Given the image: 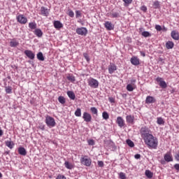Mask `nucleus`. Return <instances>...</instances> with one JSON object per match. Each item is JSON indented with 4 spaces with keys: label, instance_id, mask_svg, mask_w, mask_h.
I'll return each mask as SVG.
<instances>
[{
    "label": "nucleus",
    "instance_id": "obj_1",
    "mask_svg": "<svg viewBox=\"0 0 179 179\" xmlns=\"http://www.w3.org/2000/svg\"><path fill=\"white\" fill-rule=\"evenodd\" d=\"M143 141L148 148H151L152 149H157L159 140H157V138L155 137L153 134L148 136L147 138H144Z\"/></svg>",
    "mask_w": 179,
    "mask_h": 179
},
{
    "label": "nucleus",
    "instance_id": "obj_2",
    "mask_svg": "<svg viewBox=\"0 0 179 179\" xmlns=\"http://www.w3.org/2000/svg\"><path fill=\"white\" fill-rule=\"evenodd\" d=\"M140 135L143 139H145V138H148V136L152 135V131H150V129L146 126H143L140 129Z\"/></svg>",
    "mask_w": 179,
    "mask_h": 179
},
{
    "label": "nucleus",
    "instance_id": "obj_3",
    "mask_svg": "<svg viewBox=\"0 0 179 179\" xmlns=\"http://www.w3.org/2000/svg\"><path fill=\"white\" fill-rule=\"evenodd\" d=\"M45 122L49 128H54L56 125L55 119L54 117L47 115L45 120Z\"/></svg>",
    "mask_w": 179,
    "mask_h": 179
},
{
    "label": "nucleus",
    "instance_id": "obj_4",
    "mask_svg": "<svg viewBox=\"0 0 179 179\" xmlns=\"http://www.w3.org/2000/svg\"><path fill=\"white\" fill-rule=\"evenodd\" d=\"M80 163L86 167H90L92 166V159L87 156H84L80 158Z\"/></svg>",
    "mask_w": 179,
    "mask_h": 179
},
{
    "label": "nucleus",
    "instance_id": "obj_5",
    "mask_svg": "<svg viewBox=\"0 0 179 179\" xmlns=\"http://www.w3.org/2000/svg\"><path fill=\"white\" fill-rule=\"evenodd\" d=\"M87 83L90 87H92V89H97V87H99V80L93 78H90L87 80Z\"/></svg>",
    "mask_w": 179,
    "mask_h": 179
},
{
    "label": "nucleus",
    "instance_id": "obj_6",
    "mask_svg": "<svg viewBox=\"0 0 179 179\" xmlns=\"http://www.w3.org/2000/svg\"><path fill=\"white\" fill-rule=\"evenodd\" d=\"M156 82H157V83L159 84L160 87H162V89L167 88V83H166V81H164V79H163V78H160V77L157 78Z\"/></svg>",
    "mask_w": 179,
    "mask_h": 179
},
{
    "label": "nucleus",
    "instance_id": "obj_7",
    "mask_svg": "<svg viewBox=\"0 0 179 179\" xmlns=\"http://www.w3.org/2000/svg\"><path fill=\"white\" fill-rule=\"evenodd\" d=\"M17 22L20 23V24H26V23H27V17H24L23 15H19L17 16Z\"/></svg>",
    "mask_w": 179,
    "mask_h": 179
},
{
    "label": "nucleus",
    "instance_id": "obj_8",
    "mask_svg": "<svg viewBox=\"0 0 179 179\" xmlns=\"http://www.w3.org/2000/svg\"><path fill=\"white\" fill-rule=\"evenodd\" d=\"M76 33L79 36H86L87 34V29L86 27L77 28Z\"/></svg>",
    "mask_w": 179,
    "mask_h": 179
},
{
    "label": "nucleus",
    "instance_id": "obj_9",
    "mask_svg": "<svg viewBox=\"0 0 179 179\" xmlns=\"http://www.w3.org/2000/svg\"><path fill=\"white\" fill-rule=\"evenodd\" d=\"M108 73L110 75H113L115 71H117V66L113 63H110L108 67Z\"/></svg>",
    "mask_w": 179,
    "mask_h": 179
},
{
    "label": "nucleus",
    "instance_id": "obj_10",
    "mask_svg": "<svg viewBox=\"0 0 179 179\" xmlns=\"http://www.w3.org/2000/svg\"><path fill=\"white\" fill-rule=\"evenodd\" d=\"M24 54H25L29 59H34L36 57V55L33 52V51L29 50H24Z\"/></svg>",
    "mask_w": 179,
    "mask_h": 179
},
{
    "label": "nucleus",
    "instance_id": "obj_11",
    "mask_svg": "<svg viewBox=\"0 0 179 179\" xmlns=\"http://www.w3.org/2000/svg\"><path fill=\"white\" fill-rule=\"evenodd\" d=\"M83 118L85 122H90L92 121V115L87 112H84Z\"/></svg>",
    "mask_w": 179,
    "mask_h": 179
},
{
    "label": "nucleus",
    "instance_id": "obj_12",
    "mask_svg": "<svg viewBox=\"0 0 179 179\" xmlns=\"http://www.w3.org/2000/svg\"><path fill=\"white\" fill-rule=\"evenodd\" d=\"M116 124H117L118 127H120V128H122V127H124V125H125V121L124 120V119L119 116L117 117L116 120Z\"/></svg>",
    "mask_w": 179,
    "mask_h": 179
},
{
    "label": "nucleus",
    "instance_id": "obj_13",
    "mask_svg": "<svg viewBox=\"0 0 179 179\" xmlns=\"http://www.w3.org/2000/svg\"><path fill=\"white\" fill-rule=\"evenodd\" d=\"M131 64L132 65H134L135 66H138V65H139V64H141L139 58H138V57H132L130 59Z\"/></svg>",
    "mask_w": 179,
    "mask_h": 179
},
{
    "label": "nucleus",
    "instance_id": "obj_14",
    "mask_svg": "<svg viewBox=\"0 0 179 179\" xmlns=\"http://www.w3.org/2000/svg\"><path fill=\"white\" fill-rule=\"evenodd\" d=\"M41 15L47 17L50 15V10L44 6L41 7Z\"/></svg>",
    "mask_w": 179,
    "mask_h": 179
},
{
    "label": "nucleus",
    "instance_id": "obj_15",
    "mask_svg": "<svg viewBox=\"0 0 179 179\" xmlns=\"http://www.w3.org/2000/svg\"><path fill=\"white\" fill-rule=\"evenodd\" d=\"M53 25L55 29H57V30H59L64 27V24H62L61 21L56 20L53 22Z\"/></svg>",
    "mask_w": 179,
    "mask_h": 179
},
{
    "label": "nucleus",
    "instance_id": "obj_16",
    "mask_svg": "<svg viewBox=\"0 0 179 179\" xmlns=\"http://www.w3.org/2000/svg\"><path fill=\"white\" fill-rule=\"evenodd\" d=\"M139 31L141 33V36H143V37H152V34L148 31H143V27L139 28Z\"/></svg>",
    "mask_w": 179,
    "mask_h": 179
},
{
    "label": "nucleus",
    "instance_id": "obj_17",
    "mask_svg": "<svg viewBox=\"0 0 179 179\" xmlns=\"http://www.w3.org/2000/svg\"><path fill=\"white\" fill-rule=\"evenodd\" d=\"M104 26L107 30L111 31L114 30V24L110 21H106L104 23Z\"/></svg>",
    "mask_w": 179,
    "mask_h": 179
},
{
    "label": "nucleus",
    "instance_id": "obj_18",
    "mask_svg": "<svg viewBox=\"0 0 179 179\" xmlns=\"http://www.w3.org/2000/svg\"><path fill=\"white\" fill-rule=\"evenodd\" d=\"M153 103H156V99L152 96H148L145 99V103L152 104Z\"/></svg>",
    "mask_w": 179,
    "mask_h": 179
},
{
    "label": "nucleus",
    "instance_id": "obj_19",
    "mask_svg": "<svg viewBox=\"0 0 179 179\" xmlns=\"http://www.w3.org/2000/svg\"><path fill=\"white\" fill-rule=\"evenodd\" d=\"M164 159L165 162H167V163H170V162H173V156H171V154L170 152H167L164 155Z\"/></svg>",
    "mask_w": 179,
    "mask_h": 179
},
{
    "label": "nucleus",
    "instance_id": "obj_20",
    "mask_svg": "<svg viewBox=\"0 0 179 179\" xmlns=\"http://www.w3.org/2000/svg\"><path fill=\"white\" fill-rule=\"evenodd\" d=\"M135 120V117L132 115H129L126 116V121L128 124H134V121Z\"/></svg>",
    "mask_w": 179,
    "mask_h": 179
},
{
    "label": "nucleus",
    "instance_id": "obj_21",
    "mask_svg": "<svg viewBox=\"0 0 179 179\" xmlns=\"http://www.w3.org/2000/svg\"><path fill=\"white\" fill-rule=\"evenodd\" d=\"M18 153L19 155H21V156H26L27 155V151H26V149L23 147L18 148Z\"/></svg>",
    "mask_w": 179,
    "mask_h": 179
},
{
    "label": "nucleus",
    "instance_id": "obj_22",
    "mask_svg": "<svg viewBox=\"0 0 179 179\" xmlns=\"http://www.w3.org/2000/svg\"><path fill=\"white\" fill-rule=\"evenodd\" d=\"M171 36L172 37V38H173V40H179V33L178 31H172Z\"/></svg>",
    "mask_w": 179,
    "mask_h": 179
},
{
    "label": "nucleus",
    "instance_id": "obj_23",
    "mask_svg": "<svg viewBox=\"0 0 179 179\" xmlns=\"http://www.w3.org/2000/svg\"><path fill=\"white\" fill-rule=\"evenodd\" d=\"M34 34H35V36H36L37 37H43V31H41V29H36L34 31Z\"/></svg>",
    "mask_w": 179,
    "mask_h": 179
},
{
    "label": "nucleus",
    "instance_id": "obj_24",
    "mask_svg": "<svg viewBox=\"0 0 179 179\" xmlns=\"http://www.w3.org/2000/svg\"><path fill=\"white\" fill-rule=\"evenodd\" d=\"M166 47L167 50H171L174 48V43L173 41H169L166 43Z\"/></svg>",
    "mask_w": 179,
    "mask_h": 179
},
{
    "label": "nucleus",
    "instance_id": "obj_25",
    "mask_svg": "<svg viewBox=\"0 0 179 179\" xmlns=\"http://www.w3.org/2000/svg\"><path fill=\"white\" fill-rule=\"evenodd\" d=\"M5 143H6V146H7V148H9V149H13V146H15V143H13V141L10 140L6 141Z\"/></svg>",
    "mask_w": 179,
    "mask_h": 179
},
{
    "label": "nucleus",
    "instance_id": "obj_26",
    "mask_svg": "<svg viewBox=\"0 0 179 179\" xmlns=\"http://www.w3.org/2000/svg\"><path fill=\"white\" fill-rule=\"evenodd\" d=\"M64 166L66 169H68V170H72V169H73V164H72V163H70L68 161H66L64 162Z\"/></svg>",
    "mask_w": 179,
    "mask_h": 179
},
{
    "label": "nucleus",
    "instance_id": "obj_27",
    "mask_svg": "<svg viewBox=\"0 0 179 179\" xmlns=\"http://www.w3.org/2000/svg\"><path fill=\"white\" fill-rule=\"evenodd\" d=\"M67 96H69V99H71V100H75V99L76 98L75 93H73V92H72V91H68Z\"/></svg>",
    "mask_w": 179,
    "mask_h": 179
},
{
    "label": "nucleus",
    "instance_id": "obj_28",
    "mask_svg": "<svg viewBox=\"0 0 179 179\" xmlns=\"http://www.w3.org/2000/svg\"><path fill=\"white\" fill-rule=\"evenodd\" d=\"M19 42L16 39H13L10 41V47H17Z\"/></svg>",
    "mask_w": 179,
    "mask_h": 179
},
{
    "label": "nucleus",
    "instance_id": "obj_29",
    "mask_svg": "<svg viewBox=\"0 0 179 179\" xmlns=\"http://www.w3.org/2000/svg\"><path fill=\"white\" fill-rule=\"evenodd\" d=\"M29 27L31 30H36V29H37V24L35 22H29Z\"/></svg>",
    "mask_w": 179,
    "mask_h": 179
},
{
    "label": "nucleus",
    "instance_id": "obj_30",
    "mask_svg": "<svg viewBox=\"0 0 179 179\" xmlns=\"http://www.w3.org/2000/svg\"><path fill=\"white\" fill-rule=\"evenodd\" d=\"M136 88V87L131 85L130 84H128L126 87L127 92H134V90H135Z\"/></svg>",
    "mask_w": 179,
    "mask_h": 179
},
{
    "label": "nucleus",
    "instance_id": "obj_31",
    "mask_svg": "<svg viewBox=\"0 0 179 179\" xmlns=\"http://www.w3.org/2000/svg\"><path fill=\"white\" fill-rule=\"evenodd\" d=\"M37 59L39 61H44L45 58H44V55H43V52H39L37 55H36Z\"/></svg>",
    "mask_w": 179,
    "mask_h": 179
},
{
    "label": "nucleus",
    "instance_id": "obj_32",
    "mask_svg": "<svg viewBox=\"0 0 179 179\" xmlns=\"http://www.w3.org/2000/svg\"><path fill=\"white\" fill-rule=\"evenodd\" d=\"M74 114L76 117H82V110H80V108H77Z\"/></svg>",
    "mask_w": 179,
    "mask_h": 179
},
{
    "label": "nucleus",
    "instance_id": "obj_33",
    "mask_svg": "<svg viewBox=\"0 0 179 179\" xmlns=\"http://www.w3.org/2000/svg\"><path fill=\"white\" fill-rule=\"evenodd\" d=\"M157 124H158V125H164V120H163V118L160 117H157Z\"/></svg>",
    "mask_w": 179,
    "mask_h": 179
},
{
    "label": "nucleus",
    "instance_id": "obj_34",
    "mask_svg": "<svg viewBox=\"0 0 179 179\" xmlns=\"http://www.w3.org/2000/svg\"><path fill=\"white\" fill-rule=\"evenodd\" d=\"M145 176L148 178H153V173L150 171V170H146L145 171Z\"/></svg>",
    "mask_w": 179,
    "mask_h": 179
},
{
    "label": "nucleus",
    "instance_id": "obj_35",
    "mask_svg": "<svg viewBox=\"0 0 179 179\" xmlns=\"http://www.w3.org/2000/svg\"><path fill=\"white\" fill-rule=\"evenodd\" d=\"M102 118L106 120H108L110 118V115H108V113H107L106 111L103 112L102 113Z\"/></svg>",
    "mask_w": 179,
    "mask_h": 179
},
{
    "label": "nucleus",
    "instance_id": "obj_36",
    "mask_svg": "<svg viewBox=\"0 0 179 179\" xmlns=\"http://www.w3.org/2000/svg\"><path fill=\"white\" fill-rule=\"evenodd\" d=\"M58 101L61 104H65L66 101L65 100V97H64L62 96H60L58 97Z\"/></svg>",
    "mask_w": 179,
    "mask_h": 179
},
{
    "label": "nucleus",
    "instance_id": "obj_37",
    "mask_svg": "<svg viewBox=\"0 0 179 179\" xmlns=\"http://www.w3.org/2000/svg\"><path fill=\"white\" fill-rule=\"evenodd\" d=\"M66 78L72 83H73V82H75V80H76V79L75 78V76H73V75H69Z\"/></svg>",
    "mask_w": 179,
    "mask_h": 179
},
{
    "label": "nucleus",
    "instance_id": "obj_38",
    "mask_svg": "<svg viewBox=\"0 0 179 179\" xmlns=\"http://www.w3.org/2000/svg\"><path fill=\"white\" fill-rule=\"evenodd\" d=\"M153 7L154 9H159V8H160V3L159 2V1H154Z\"/></svg>",
    "mask_w": 179,
    "mask_h": 179
},
{
    "label": "nucleus",
    "instance_id": "obj_39",
    "mask_svg": "<svg viewBox=\"0 0 179 179\" xmlns=\"http://www.w3.org/2000/svg\"><path fill=\"white\" fill-rule=\"evenodd\" d=\"M129 85H131V86H134L135 87H136V79L135 78H131L129 81Z\"/></svg>",
    "mask_w": 179,
    "mask_h": 179
},
{
    "label": "nucleus",
    "instance_id": "obj_40",
    "mask_svg": "<svg viewBox=\"0 0 179 179\" xmlns=\"http://www.w3.org/2000/svg\"><path fill=\"white\" fill-rule=\"evenodd\" d=\"M126 142H127V144L128 145V146H129L130 148H134V146H135L134 141H132L131 139L127 140Z\"/></svg>",
    "mask_w": 179,
    "mask_h": 179
},
{
    "label": "nucleus",
    "instance_id": "obj_41",
    "mask_svg": "<svg viewBox=\"0 0 179 179\" xmlns=\"http://www.w3.org/2000/svg\"><path fill=\"white\" fill-rule=\"evenodd\" d=\"M90 111L91 113H92V114H94L95 115H97L99 111L97 110V108L96 107H92L90 108Z\"/></svg>",
    "mask_w": 179,
    "mask_h": 179
},
{
    "label": "nucleus",
    "instance_id": "obj_42",
    "mask_svg": "<svg viewBox=\"0 0 179 179\" xmlns=\"http://www.w3.org/2000/svg\"><path fill=\"white\" fill-rule=\"evenodd\" d=\"M5 89H6V93H7V94H12V87L8 86V87H6Z\"/></svg>",
    "mask_w": 179,
    "mask_h": 179
},
{
    "label": "nucleus",
    "instance_id": "obj_43",
    "mask_svg": "<svg viewBox=\"0 0 179 179\" xmlns=\"http://www.w3.org/2000/svg\"><path fill=\"white\" fill-rule=\"evenodd\" d=\"M87 143L90 146H94L95 145L94 140L93 139L87 140Z\"/></svg>",
    "mask_w": 179,
    "mask_h": 179
},
{
    "label": "nucleus",
    "instance_id": "obj_44",
    "mask_svg": "<svg viewBox=\"0 0 179 179\" xmlns=\"http://www.w3.org/2000/svg\"><path fill=\"white\" fill-rule=\"evenodd\" d=\"M76 17L78 19L79 17H82V13L80 10H76Z\"/></svg>",
    "mask_w": 179,
    "mask_h": 179
},
{
    "label": "nucleus",
    "instance_id": "obj_45",
    "mask_svg": "<svg viewBox=\"0 0 179 179\" xmlns=\"http://www.w3.org/2000/svg\"><path fill=\"white\" fill-rule=\"evenodd\" d=\"M119 178L120 179H127V176H125V173H124L123 172H120L119 173Z\"/></svg>",
    "mask_w": 179,
    "mask_h": 179
},
{
    "label": "nucleus",
    "instance_id": "obj_46",
    "mask_svg": "<svg viewBox=\"0 0 179 179\" xmlns=\"http://www.w3.org/2000/svg\"><path fill=\"white\" fill-rule=\"evenodd\" d=\"M111 15H112V17H120V13H117V12H113L111 13Z\"/></svg>",
    "mask_w": 179,
    "mask_h": 179
},
{
    "label": "nucleus",
    "instance_id": "obj_47",
    "mask_svg": "<svg viewBox=\"0 0 179 179\" xmlns=\"http://www.w3.org/2000/svg\"><path fill=\"white\" fill-rule=\"evenodd\" d=\"M68 15H69V16H70V17H75V13H73V11L72 10H69Z\"/></svg>",
    "mask_w": 179,
    "mask_h": 179
},
{
    "label": "nucleus",
    "instance_id": "obj_48",
    "mask_svg": "<svg viewBox=\"0 0 179 179\" xmlns=\"http://www.w3.org/2000/svg\"><path fill=\"white\" fill-rule=\"evenodd\" d=\"M122 1H123V2H124V3L126 5H129V4L132 3V0H122Z\"/></svg>",
    "mask_w": 179,
    "mask_h": 179
},
{
    "label": "nucleus",
    "instance_id": "obj_49",
    "mask_svg": "<svg viewBox=\"0 0 179 179\" xmlns=\"http://www.w3.org/2000/svg\"><path fill=\"white\" fill-rule=\"evenodd\" d=\"M98 166L99 167H103L104 166V162H103V161H98Z\"/></svg>",
    "mask_w": 179,
    "mask_h": 179
},
{
    "label": "nucleus",
    "instance_id": "obj_50",
    "mask_svg": "<svg viewBox=\"0 0 179 179\" xmlns=\"http://www.w3.org/2000/svg\"><path fill=\"white\" fill-rule=\"evenodd\" d=\"M155 29L157 31H162V26L160 25H156Z\"/></svg>",
    "mask_w": 179,
    "mask_h": 179
},
{
    "label": "nucleus",
    "instance_id": "obj_51",
    "mask_svg": "<svg viewBox=\"0 0 179 179\" xmlns=\"http://www.w3.org/2000/svg\"><path fill=\"white\" fill-rule=\"evenodd\" d=\"M56 179H66V178L62 175H59Z\"/></svg>",
    "mask_w": 179,
    "mask_h": 179
},
{
    "label": "nucleus",
    "instance_id": "obj_52",
    "mask_svg": "<svg viewBox=\"0 0 179 179\" xmlns=\"http://www.w3.org/2000/svg\"><path fill=\"white\" fill-rule=\"evenodd\" d=\"M174 169L176 170H177V171H179V164H176L174 166H173Z\"/></svg>",
    "mask_w": 179,
    "mask_h": 179
},
{
    "label": "nucleus",
    "instance_id": "obj_53",
    "mask_svg": "<svg viewBox=\"0 0 179 179\" xmlns=\"http://www.w3.org/2000/svg\"><path fill=\"white\" fill-rule=\"evenodd\" d=\"M141 10H143V12H146V10H148V8L145 6H143L141 7Z\"/></svg>",
    "mask_w": 179,
    "mask_h": 179
},
{
    "label": "nucleus",
    "instance_id": "obj_54",
    "mask_svg": "<svg viewBox=\"0 0 179 179\" xmlns=\"http://www.w3.org/2000/svg\"><path fill=\"white\" fill-rule=\"evenodd\" d=\"M175 159L177 162H179V152L176 154Z\"/></svg>",
    "mask_w": 179,
    "mask_h": 179
},
{
    "label": "nucleus",
    "instance_id": "obj_55",
    "mask_svg": "<svg viewBox=\"0 0 179 179\" xmlns=\"http://www.w3.org/2000/svg\"><path fill=\"white\" fill-rule=\"evenodd\" d=\"M134 158L136 159H141V155L139 154H136L134 155Z\"/></svg>",
    "mask_w": 179,
    "mask_h": 179
},
{
    "label": "nucleus",
    "instance_id": "obj_56",
    "mask_svg": "<svg viewBox=\"0 0 179 179\" xmlns=\"http://www.w3.org/2000/svg\"><path fill=\"white\" fill-rule=\"evenodd\" d=\"M84 57L87 61H90V59H89V56H87V54H84Z\"/></svg>",
    "mask_w": 179,
    "mask_h": 179
},
{
    "label": "nucleus",
    "instance_id": "obj_57",
    "mask_svg": "<svg viewBox=\"0 0 179 179\" xmlns=\"http://www.w3.org/2000/svg\"><path fill=\"white\" fill-rule=\"evenodd\" d=\"M140 54H141V57H146V54L145 53V52L141 51Z\"/></svg>",
    "mask_w": 179,
    "mask_h": 179
},
{
    "label": "nucleus",
    "instance_id": "obj_58",
    "mask_svg": "<svg viewBox=\"0 0 179 179\" xmlns=\"http://www.w3.org/2000/svg\"><path fill=\"white\" fill-rule=\"evenodd\" d=\"M2 135H3V130L0 127V137L2 136Z\"/></svg>",
    "mask_w": 179,
    "mask_h": 179
},
{
    "label": "nucleus",
    "instance_id": "obj_59",
    "mask_svg": "<svg viewBox=\"0 0 179 179\" xmlns=\"http://www.w3.org/2000/svg\"><path fill=\"white\" fill-rule=\"evenodd\" d=\"M109 101H110V103H114V99H113V98H109Z\"/></svg>",
    "mask_w": 179,
    "mask_h": 179
},
{
    "label": "nucleus",
    "instance_id": "obj_60",
    "mask_svg": "<svg viewBox=\"0 0 179 179\" xmlns=\"http://www.w3.org/2000/svg\"><path fill=\"white\" fill-rule=\"evenodd\" d=\"M41 129H42V131H44V126L41 127Z\"/></svg>",
    "mask_w": 179,
    "mask_h": 179
},
{
    "label": "nucleus",
    "instance_id": "obj_61",
    "mask_svg": "<svg viewBox=\"0 0 179 179\" xmlns=\"http://www.w3.org/2000/svg\"><path fill=\"white\" fill-rule=\"evenodd\" d=\"M0 178H2V173L0 172Z\"/></svg>",
    "mask_w": 179,
    "mask_h": 179
},
{
    "label": "nucleus",
    "instance_id": "obj_62",
    "mask_svg": "<svg viewBox=\"0 0 179 179\" xmlns=\"http://www.w3.org/2000/svg\"><path fill=\"white\" fill-rule=\"evenodd\" d=\"M127 96V94H124V96Z\"/></svg>",
    "mask_w": 179,
    "mask_h": 179
},
{
    "label": "nucleus",
    "instance_id": "obj_63",
    "mask_svg": "<svg viewBox=\"0 0 179 179\" xmlns=\"http://www.w3.org/2000/svg\"><path fill=\"white\" fill-rule=\"evenodd\" d=\"M127 96V94H124V96Z\"/></svg>",
    "mask_w": 179,
    "mask_h": 179
},
{
    "label": "nucleus",
    "instance_id": "obj_64",
    "mask_svg": "<svg viewBox=\"0 0 179 179\" xmlns=\"http://www.w3.org/2000/svg\"><path fill=\"white\" fill-rule=\"evenodd\" d=\"M162 164H163V161L162 162Z\"/></svg>",
    "mask_w": 179,
    "mask_h": 179
}]
</instances>
